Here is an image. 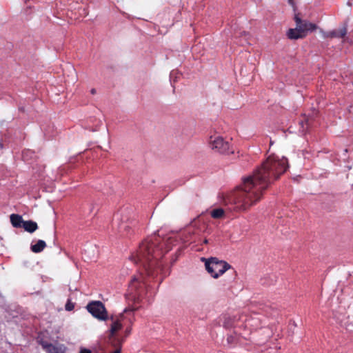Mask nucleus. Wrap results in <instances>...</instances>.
I'll return each mask as SVG.
<instances>
[{
  "label": "nucleus",
  "mask_w": 353,
  "mask_h": 353,
  "mask_svg": "<svg viewBox=\"0 0 353 353\" xmlns=\"http://www.w3.org/2000/svg\"><path fill=\"white\" fill-rule=\"evenodd\" d=\"M347 33V30L345 27L339 28V30L330 31L328 32H323L325 38L333 37H343Z\"/></svg>",
  "instance_id": "6e6552de"
},
{
  "label": "nucleus",
  "mask_w": 353,
  "mask_h": 353,
  "mask_svg": "<svg viewBox=\"0 0 353 353\" xmlns=\"http://www.w3.org/2000/svg\"><path fill=\"white\" fill-rule=\"evenodd\" d=\"M74 307V305L72 302H71L70 301H68L66 304H65V308L67 311H72Z\"/></svg>",
  "instance_id": "4468645a"
},
{
  "label": "nucleus",
  "mask_w": 353,
  "mask_h": 353,
  "mask_svg": "<svg viewBox=\"0 0 353 353\" xmlns=\"http://www.w3.org/2000/svg\"><path fill=\"white\" fill-rule=\"evenodd\" d=\"M46 243L43 240H39L37 243L32 245L31 249L33 252L37 253L42 251L46 247Z\"/></svg>",
  "instance_id": "9b49d317"
},
{
  "label": "nucleus",
  "mask_w": 353,
  "mask_h": 353,
  "mask_svg": "<svg viewBox=\"0 0 353 353\" xmlns=\"http://www.w3.org/2000/svg\"><path fill=\"white\" fill-rule=\"evenodd\" d=\"M201 261L204 262L207 272L214 279H218L231 268L229 263L217 258H201Z\"/></svg>",
  "instance_id": "7ed1b4c3"
},
{
  "label": "nucleus",
  "mask_w": 353,
  "mask_h": 353,
  "mask_svg": "<svg viewBox=\"0 0 353 353\" xmlns=\"http://www.w3.org/2000/svg\"><path fill=\"white\" fill-rule=\"evenodd\" d=\"M120 350H115L113 353H120Z\"/></svg>",
  "instance_id": "a211bd4d"
},
{
  "label": "nucleus",
  "mask_w": 353,
  "mask_h": 353,
  "mask_svg": "<svg viewBox=\"0 0 353 353\" xmlns=\"http://www.w3.org/2000/svg\"><path fill=\"white\" fill-rule=\"evenodd\" d=\"M210 214L214 219H222L225 216V211L223 208H216L210 212Z\"/></svg>",
  "instance_id": "f8f14e48"
},
{
  "label": "nucleus",
  "mask_w": 353,
  "mask_h": 353,
  "mask_svg": "<svg viewBox=\"0 0 353 353\" xmlns=\"http://www.w3.org/2000/svg\"><path fill=\"white\" fill-rule=\"evenodd\" d=\"M90 92L92 94H95L97 91L94 88L91 89Z\"/></svg>",
  "instance_id": "dca6fc26"
},
{
  "label": "nucleus",
  "mask_w": 353,
  "mask_h": 353,
  "mask_svg": "<svg viewBox=\"0 0 353 353\" xmlns=\"http://www.w3.org/2000/svg\"><path fill=\"white\" fill-rule=\"evenodd\" d=\"M42 346L48 353H65L66 350V347L59 343L52 344L43 343Z\"/></svg>",
  "instance_id": "0eeeda50"
},
{
  "label": "nucleus",
  "mask_w": 353,
  "mask_h": 353,
  "mask_svg": "<svg viewBox=\"0 0 353 353\" xmlns=\"http://www.w3.org/2000/svg\"><path fill=\"white\" fill-rule=\"evenodd\" d=\"M122 328V324L119 321H114L110 328V334L111 335H114L117 331Z\"/></svg>",
  "instance_id": "ddd939ff"
},
{
  "label": "nucleus",
  "mask_w": 353,
  "mask_h": 353,
  "mask_svg": "<svg viewBox=\"0 0 353 353\" xmlns=\"http://www.w3.org/2000/svg\"><path fill=\"white\" fill-rule=\"evenodd\" d=\"M265 179V176L259 169L252 175L243 178L242 184L234 190V193L238 202L242 203L243 210H246L260 199L261 190L252 191V190Z\"/></svg>",
  "instance_id": "f257e3e1"
},
{
  "label": "nucleus",
  "mask_w": 353,
  "mask_h": 353,
  "mask_svg": "<svg viewBox=\"0 0 353 353\" xmlns=\"http://www.w3.org/2000/svg\"><path fill=\"white\" fill-rule=\"evenodd\" d=\"M288 168V161L284 157H269L259 169L266 179L268 172L278 176L283 173Z\"/></svg>",
  "instance_id": "f03ea898"
},
{
  "label": "nucleus",
  "mask_w": 353,
  "mask_h": 353,
  "mask_svg": "<svg viewBox=\"0 0 353 353\" xmlns=\"http://www.w3.org/2000/svg\"><path fill=\"white\" fill-rule=\"evenodd\" d=\"M288 2H289V3H290V4L293 5V1H292V0H288Z\"/></svg>",
  "instance_id": "f3484780"
},
{
  "label": "nucleus",
  "mask_w": 353,
  "mask_h": 353,
  "mask_svg": "<svg viewBox=\"0 0 353 353\" xmlns=\"http://www.w3.org/2000/svg\"><path fill=\"white\" fill-rule=\"evenodd\" d=\"M296 28H290L287 32L290 39H299L304 38L309 31L317 29V26L307 21H302L299 17H295Z\"/></svg>",
  "instance_id": "20e7f679"
},
{
  "label": "nucleus",
  "mask_w": 353,
  "mask_h": 353,
  "mask_svg": "<svg viewBox=\"0 0 353 353\" xmlns=\"http://www.w3.org/2000/svg\"><path fill=\"white\" fill-rule=\"evenodd\" d=\"M26 232L32 233L37 230L38 225L32 221H25L22 227Z\"/></svg>",
  "instance_id": "9d476101"
},
{
  "label": "nucleus",
  "mask_w": 353,
  "mask_h": 353,
  "mask_svg": "<svg viewBox=\"0 0 353 353\" xmlns=\"http://www.w3.org/2000/svg\"><path fill=\"white\" fill-rule=\"evenodd\" d=\"M25 221L18 214H12L10 215V222L14 228H22Z\"/></svg>",
  "instance_id": "1a4fd4ad"
},
{
  "label": "nucleus",
  "mask_w": 353,
  "mask_h": 353,
  "mask_svg": "<svg viewBox=\"0 0 353 353\" xmlns=\"http://www.w3.org/2000/svg\"><path fill=\"white\" fill-rule=\"evenodd\" d=\"M209 145L212 150L222 154L234 153V149L230 145L229 142L225 141L223 137L220 136H211L209 140Z\"/></svg>",
  "instance_id": "39448f33"
},
{
  "label": "nucleus",
  "mask_w": 353,
  "mask_h": 353,
  "mask_svg": "<svg viewBox=\"0 0 353 353\" xmlns=\"http://www.w3.org/2000/svg\"><path fill=\"white\" fill-rule=\"evenodd\" d=\"M87 309L94 317L99 320H105L108 317L104 305L99 301L88 304Z\"/></svg>",
  "instance_id": "423d86ee"
},
{
  "label": "nucleus",
  "mask_w": 353,
  "mask_h": 353,
  "mask_svg": "<svg viewBox=\"0 0 353 353\" xmlns=\"http://www.w3.org/2000/svg\"><path fill=\"white\" fill-rule=\"evenodd\" d=\"M79 353H92L90 350L86 348H81Z\"/></svg>",
  "instance_id": "2eb2a0df"
}]
</instances>
